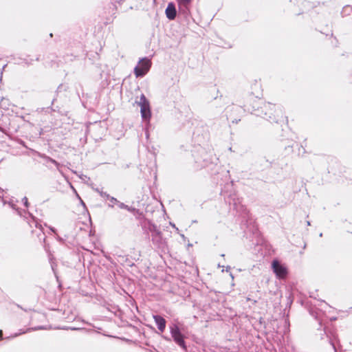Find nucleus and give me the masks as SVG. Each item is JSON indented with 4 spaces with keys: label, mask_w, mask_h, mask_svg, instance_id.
<instances>
[{
    "label": "nucleus",
    "mask_w": 352,
    "mask_h": 352,
    "mask_svg": "<svg viewBox=\"0 0 352 352\" xmlns=\"http://www.w3.org/2000/svg\"><path fill=\"white\" fill-rule=\"evenodd\" d=\"M251 89L252 94L254 95L256 98H259L262 96L261 84L260 81L258 82L256 80L254 85H252Z\"/></svg>",
    "instance_id": "obj_7"
},
{
    "label": "nucleus",
    "mask_w": 352,
    "mask_h": 352,
    "mask_svg": "<svg viewBox=\"0 0 352 352\" xmlns=\"http://www.w3.org/2000/svg\"><path fill=\"white\" fill-rule=\"evenodd\" d=\"M151 65V62L147 58H143L140 62L138 66L134 69V73L136 77H141L144 76L149 70Z\"/></svg>",
    "instance_id": "obj_2"
},
{
    "label": "nucleus",
    "mask_w": 352,
    "mask_h": 352,
    "mask_svg": "<svg viewBox=\"0 0 352 352\" xmlns=\"http://www.w3.org/2000/svg\"><path fill=\"white\" fill-rule=\"evenodd\" d=\"M190 1L191 0H178V3L184 6L188 5Z\"/></svg>",
    "instance_id": "obj_9"
},
{
    "label": "nucleus",
    "mask_w": 352,
    "mask_h": 352,
    "mask_svg": "<svg viewBox=\"0 0 352 352\" xmlns=\"http://www.w3.org/2000/svg\"><path fill=\"white\" fill-rule=\"evenodd\" d=\"M302 244H303V248H305L306 244L304 242H302Z\"/></svg>",
    "instance_id": "obj_11"
},
{
    "label": "nucleus",
    "mask_w": 352,
    "mask_h": 352,
    "mask_svg": "<svg viewBox=\"0 0 352 352\" xmlns=\"http://www.w3.org/2000/svg\"><path fill=\"white\" fill-rule=\"evenodd\" d=\"M153 318H154L155 323L157 325L158 329L161 332H163L166 328V322L165 319L160 316H154Z\"/></svg>",
    "instance_id": "obj_8"
},
{
    "label": "nucleus",
    "mask_w": 352,
    "mask_h": 352,
    "mask_svg": "<svg viewBox=\"0 0 352 352\" xmlns=\"http://www.w3.org/2000/svg\"><path fill=\"white\" fill-rule=\"evenodd\" d=\"M273 272L280 279H285L288 274L287 268L283 265L280 264L278 261L274 260L272 263Z\"/></svg>",
    "instance_id": "obj_4"
},
{
    "label": "nucleus",
    "mask_w": 352,
    "mask_h": 352,
    "mask_svg": "<svg viewBox=\"0 0 352 352\" xmlns=\"http://www.w3.org/2000/svg\"><path fill=\"white\" fill-rule=\"evenodd\" d=\"M34 229L31 224H28V231H30V234L28 233L27 237L28 239L33 242L36 243L37 241L41 242L44 238L45 234L43 231V228L41 225H38L36 222H33Z\"/></svg>",
    "instance_id": "obj_1"
},
{
    "label": "nucleus",
    "mask_w": 352,
    "mask_h": 352,
    "mask_svg": "<svg viewBox=\"0 0 352 352\" xmlns=\"http://www.w3.org/2000/svg\"><path fill=\"white\" fill-rule=\"evenodd\" d=\"M2 336H3V332L1 330H0V339H1Z\"/></svg>",
    "instance_id": "obj_10"
},
{
    "label": "nucleus",
    "mask_w": 352,
    "mask_h": 352,
    "mask_svg": "<svg viewBox=\"0 0 352 352\" xmlns=\"http://www.w3.org/2000/svg\"><path fill=\"white\" fill-rule=\"evenodd\" d=\"M253 302H254V304H255V303H256V300H253Z\"/></svg>",
    "instance_id": "obj_14"
},
{
    "label": "nucleus",
    "mask_w": 352,
    "mask_h": 352,
    "mask_svg": "<svg viewBox=\"0 0 352 352\" xmlns=\"http://www.w3.org/2000/svg\"><path fill=\"white\" fill-rule=\"evenodd\" d=\"M171 336L174 340V341L181 347H182L184 350H186V346L185 344V342L184 340V336L181 333L178 327L175 326L171 328L170 330Z\"/></svg>",
    "instance_id": "obj_5"
},
{
    "label": "nucleus",
    "mask_w": 352,
    "mask_h": 352,
    "mask_svg": "<svg viewBox=\"0 0 352 352\" xmlns=\"http://www.w3.org/2000/svg\"><path fill=\"white\" fill-rule=\"evenodd\" d=\"M246 300H247L248 301L251 300V299H250L249 297H248Z\"/></svg>",
    "instance_id": "obj_12"
},
{
    "label": "nucleus",
    "mask_w": 352,
    "mask_h": 352,
    "mask_svg": "<svg viewBox=\"0 0 352 352\" xmlns=\"http://www.w3.org/2000/svg\"><path fill=\"white\" fill-rule=\"evenodd\" d=\"M236 110H239V111L241 110L240 107H236Z\"/></svg>",
    "instance_id": "obj_13"
},
{
    "label": "nucleus",
    "mask_w": 352,
    "mask_h": 352,
    "mask_svg": "<svg viewBox=\"0 0 352 352\" xmlns=\"http://www.w3.org/2000/svg\"><path fill=\"white\" fill-rule=\"evenodd\" d=\"M138 104L141 109V115L142 118L144 120H149L151 116L150 104L148 100L144 94L141 95Z\"/></svg>",
    "instance_id": "obj_3"
},
{
    "label": "nucleus",
    "mask_w": 352,
    "mask_h": 352,
    "mask_svg": "<svg viewBox=\"0 0 352 352\" xmlns=\"http://www.w3.org/2000/svg\"><path fill=\"white\" fill-rule=\"evenodd\" d=\"M176 9L173 3H168L166 9V14L168 19L173 20L176 16Z\"/></svg>",
    "instance_id": "obj_6"
}]
</instances>
